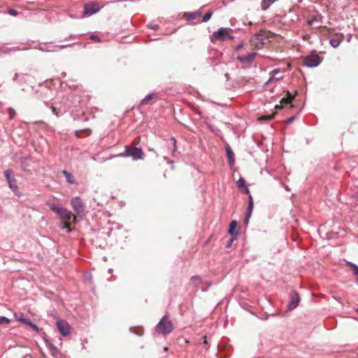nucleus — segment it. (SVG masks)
Listing matches in <instances>:
<instances>
[{
    "label": "nucleus",
    "mask_w": 358,
    "mask_h": 358,
    "mask_svg": "<svg viewBox=\"0 0 358 358\" xmlns=\"http://www.w3.org/2000/svg\"><path fill=\"white\" fill-rule=\"evenodd\" d=\"M46 205L52 211L57 213L62 221H70L71 219H73L74 222L76 221V217L66 208L51 201L46 202Z\"/></svg>",
    "instance_id": "obj_1"
},
{
    "label": "nucleus",
    "mask_w": 358,
    "mask_h": 358,
    "mask_svg": "<svg viewBox=\"0 0 358 358\" xmlns=\"http://www.w3.org/2000/svg\"><path fill=\"white\" fill-rule=\"evenodd\" d=\"M124 150V153L119 154L118 156L123 157H131L133 159V160L143 159L144 153L143 152V150L140 148L125 145Z\"/></svg>",
    "instance_id": "obj_2"
},
{
    "label": "nucleus",
    "mask_w": 358,
    "mask_h": 358,
    "mask_svg": "<svg viewBox=\"0 0 358 358\" xmlns=\"http://www.w3.org/2000/svg\"><path fill=\"white\" fill-rule=\"evenodd\" d=\"M173 324L164 315L156 326V331L161 334L166 335L173 331Z\"/></svg>",
    "instance_id": "obj_3"
},
{
    "label": "nucleus",
    "mask_w": 358,
    "mask_h": 358,
    "mask_svg": "<svg viewBox=\"0 0 358 358\" xmlns=\"http://www.w3.org/2000/svg\"><path fill=\"white\" fill-rule=\"evenodd\" d=\"M13 171L11 169H8L4 171V176L8 182L9 187L12 189L13 193L17 196H21L22 194L18 190L17 180L14 177H13Z\"/></svg>",
    "instance_id": "obj_4"
},
{
    "label": "nucleus",
    "mask_w": 358,
    "mask_h": 358,
    "mask_svg": "<svg viewBox=\"0 0 358 358\" xmlns=\"http://www.w3.org/2000/svg\"><path fill=\"white\" fill-rule=\"evenodd\" d=\"M71 205L74 210V212L76 213V215L80 217L84 216L85 215V205L83 200L78 197H73L71 200Z\"/></svg>",
    "instance_id": "obj_5"
},
{
    "label": "nucleus",
    "mask_w": 358,
    "mask_h": 358,
    "mask_svg": "<svg viewBox=\"0 0 358 358\" xmlns=\"http://www.w3.org/2000/svg\"><path fill=\"white\" fill-rule=\"evenodd\" d=\"M101 8V6H100L99 4L96 2L91 1L87 3L84 5V11L81 17L91 16L98 13L100 10Z\"/></svg>",
    "instance_id": "obj_6"
},
{
    "label": "nucleus",
    "mask_w": 358,
    "mask_h": 358,
    "mask_svg": "<svg viewBox=\"0 0 358 358\" xmlns=\"http://www.w3.org/2000/svg\"><path fill=\"white\" fill-rule=\"evenodd\" d=\"M232 29L230 28H220L213 33V37L218 41L231 40L233 36L231 35Z\"/></svg>",
    "instance_id": "obj_7"
},
{
    "label": "nucleus",
    "mask_w": 358,
    "mask_h": 358,
    "mask_svg": "<svg viewBox=\"0 0 358 358\" xmlns=\"http://www.w3.org/2000/svg\"><path fill=\"white\" fill-rule=\"evenodd\" d=\"M321 62L322 59L315 52H312L310 55L305 57L303 60L304 65L310 68L317 66Z\"/></svg>",
    "instance_id": "obj_8"
},
{
    "label": "nucleus",
    "mask_w": 358,
    "mask_h": 358,
    "mask_svg": "<svg viewBox=\"0 0 358 358\" xmlns=\"http://www.w3.org/2000/svg\"><path fill=\"white\" fill-rule=\"evenodd\" d=\"M56 327L58 331L64 337L71 334V327L66 320L62 319L57 320L56 322Z\"/></svg>",
    "instance_id": "obj_9"
},
{
    "label": "nucleus",
    "mask_w": 358,
    "mask_h": 358,
    "mask_svg": "<svg viewBox=\"0 0 358 358\" xmlns=\"http://www.w3.org/2000/svg\"><path fill=\"white\" fill-rule=\"evenodd\" d=\"M300 301V296L299 294L293 291L289 294V302L288 303V308L289 310H293L297 307Z\"/></svg>",
    "instance_id": "obj_10"
},
{
    "label": "nucleus",
    "mask_w": 358,
    "mask_h": 358,
    "mask_svg": "<svg viewBox=\"0 0 358 358\" xmlns=\"http://www.w3.org/2000/svg\"><path fill=\"white\" fill-rule=\"evenodd\" d=\"M257 56L256 52H251L247 55L238 56L237 59L242 64H250Z\"/></svg>",
    "instance_id": "obj_11"
},
{
    "label": "nucleus",
    "mask_w": 358,
    "mask_h": 358,
    "mask_svg": "<svg viewBox=\"0 0 358 358\" xmlns=\"http://www.w3.org/2000/svg\"><path fill=\"white\" fill-rule=\"evenodd\" d=\"M201 15V9H199L194 12L191 13H184L183 17H185V19L189 22H194V20L198 18Z\"/></svg>",
    "instance_id": "obj_12"
},
{
    "label": "nucleus",
    "mask_w": 358,
    "mask_h": 358,
    "mask_svg": "<svg viewBox=\"0 0 358 358\" xmlns=\"http://www.w3.org/2000/svg\"><path fill=\"white\" fill-rule=\"evenodd\" d=\"M266 33L265 31H260L252 39L255 45L259 44H264L266 41Z\"/></svg>",
    "instance_id": "obj_13"
},
{
    "label": "nucleus",
    "mask_w": 358,
    "mask_h": 358,
    "mask_svg": "<svg viewBox=\"0 0 358 358\" xmlns=\"http://www.w3.org/2000/svg\"><path fill=\"white\" fill-rule=\"evenodd\" d=\"M225 150H226V155L228 159L229 164L230 166H232L234 164L235 159H234V152H233L232 150L231 149L229 145L227 144L225 145Z\"/></svg>",
    "instance_id": "obj_14"
},
{
    "label": "nucleus",
    "mask_w": 358,
    "mask_h": 358,
    "mask_svg": "<svg viewBox=\"0 0 358 358\" xmlns=\"http://www.w3.org/2000/svg\"><path fill=\"white\" fill-rule=\"evenodd\" d=\"M44 340V342L46 345V346L49 348V350H50V353L51 355L53 356V357H56L58 353H59V350L58 349L52 344V343L47 338H43Z\"/></svg>",
    "instance_id": "obj_15"
},
{
    "label": "nucleus",
    "mask_w": 358,
    "mask_h": 358,
    "mask_svg": "<svg viewBox=\"0 0 358 358\" xmlns=\"http://www.w3.org/2000/svg\"><path fill=\"white\" fill-rule=\"evenodd\" d=\"M51 46H54L51 44H41L38 47H36V49L43 51V52H56L57 48H52Z\"/></svg>",
    "instance_id": "obj_16"
},
{
    "label": "nucleus",
    "mask_w": 358,
    "mask_h": 358,
    "mask_svg": "<svg viewBox=\"0 0 358 358\" xmlns=\"http://www.w3.org/2000/svg\"><path fill=\"white\" fill-rule=\"evenodd\" d=\"M15 318L17 321L25 324L27 326V324L31 321L29 319L25 317L24 315L22 313H15L14 314Z\"/></svg>",
    "instance_id": "obj_17"
},
{
    "label": "nucleus",
    "mask_w": 358,
    "mask_h": 358,
    "mask_svg": "<svg viewBox=\"0 0 358 358\" xmlns=\"http://www.w3.org/2000/svg\"><path fill=\"white\" fill-rule=\"evenodd\" d=\"M157 97V94L155 92H152L148 94L145 97H144L141 101V105H145L147 104L150 101L156 99Z\"/></svg>",
    "instance_id": "obj_18"
},
{
    "label": "nucleus",
    "mask_w": 358,
    "mask_h": 358,
    "mask_svg": "<svg viewBox=\"0 0 358 358\" xmlns=\"http://www.w3.org/2000/svg\"><path fill=\"white\" fill-rule=\"evenodd\" d=\"M62 173L64 175V176L65 177V178L66 180V182L69 184H75L76 183V180L71 173H69L66 170H63L62 171Z\"/></svg>",
    "instance_id": "obj_19"
},
{
    "label": "nucleus",
    "mask_w": 358,
    "mask_h": 358,
    "mask_svg": "<svg viewBox=\"0 0 358 358\" xmlns=\"http://www.w3.org/2000/svg\"><path fill=\"white\" fill-rule=\"evenodd\" d=\"M236 227H237V222L236 220H232L229 224V228L228 233L231 236H234V237H236V236H237V232L235 231Z\"/></svg>",
    "instance_id": "obj_20"
},
{
    "label": "nucleus",
    "mask_w": 358,
    "mask_h": 358,
    "mask_svg": "<svg viewBox=\"0 0 358 358\" xmlns=\"http://www.w3.org/2000/svg\"><path fill=\"white\" fill-rule=\"evenodd\" d=\"M294 95L292 94L289 92H287L286 96L283 97L280 101L281 103L288 104L294 99Z\"/></svg>",
    "instance_id": "obj_21"
},
{
    "label": "nucleus",
    "mask_w": 358,
    "mask_h": 358,
    "mask_svg": "<svg viewBox=\"0 0 358 358\" xmlns=\"http://www.w3.org/2000/svg\"><path fill=\"white\" fill-rule=\"evenodd\" d=\"M277 0H262V9L265 10H266L269 6H271L272 3H273Z\"/></svg>",
    "instance_id": "obj_22"
},
{
    "label": "nucleus",
    "mask_w": 358,
    "mask_h": 358,
    "mask_svg": "<svg viewBox=\"0 0 358 358\" xmlns=\"http://www.w3.org/2000/svg\"><path fill=\"white\" fill-rule=\"evenodd\" d=\"M343 39L341 38H332L330 40V44L331 45L336 48H338L341 43L342 42Z\"/></svg>",
    "instance_id": "obj_23"
},
{
    "label": "nucleus",
    "mask_w": 358,
    "mask_h": 358,
    "mask_svg": "<svg viewBox=\"0 0 358 358\" xmlns=\"http://www.w3.org/2000/svg\"><path fill=\"white\" fill-rule=\"evenodd\" d=\"M28 49H29V48H27V47L20 48L18 46H15V47L10 48L9 49L4 50L3 52H10V51L15 52V51H20V50H27Z\"/></svg>",
    "instance_id": "obj_24"
},
{
    "label": "nucleus",
    "mask_w": 358,
    "mask_h": 358,
    "mask_svg": "<svg viewBox=\"0 0 358 358\" xmlns=\"http://www.w3.org/2000/svg\"><path fill=\"white\" fill-rule=\"evenodd\" d=\"M61 228L63 229H66L67 232H71L72 229L70 227L69 221H63L61 225Z\"/></svg>",
    "instance_id": "obj_25"
},
{
    "label": "nucleus",
    "mask_w": 358,
    "mask_h": 358,
    "mask_svg": "<svg viewBox=\"0 0 358 358\" xmlns=\"http://www.w3.org/2000/svg\"><path fill=\"white\" fill-rule=\"evenodd\" d=\"M212 15H213L212 11H208L207 13H206L205 15H203V22H207L208 20H209L210 19Z\"/></svg>",
    "instance_id": "obj_26"
},
{
    "label": "nucleus",
    "mask_w": 358,
    "mask_h": 358,
    "mask_svg": "<svg viewBox=\"0 0 358 358\" xmlns=\"http://www.w3.org/2000/svg\"><path fill=\"white\" fill-rule=\"evenodd\" d=\"M282 77H275L274 75L273 76H271L269 79L267 80V82L265 83V85H268L273 81H278L280 80Z\"/></svg>",
    "instance_id": "obj_27"
},
{
    "label": "nucleus",
    "mask_w": 358,
    "mask_h": 358,
    "mask_svg": "<svg viewBox=\"0 0 358 358\" xmlns=\"http://www.w3.org/2000/svg\"><path fill=\"white\" fill-rule=\"evenodd\" d=\"M10 322V320L4 316L0 317V324H8Z\"/></svg>",
    "instance_id": "obj_28"
},
{
    "label": "nucleus",
    "mask_w": 358,
    "mask_h": 358,
    "mask_svg": "<svg viewBox=\"0 0 358 358\" xmlns=\"http://www.w3.org/2000/svg\"><path fill=\"white\" fill-rule=\"evenodd\" d=\"M237 186L238 187H245V181L243 178H240L237 181Z\"/></svg>",
    "instance_id": "obj_29"
},
{
    "label": "nucleus",
    "mask_w": 358,
    "mask_h": 358,
    "mask_svg": "<svg viewBox=\"0 0 358 358\" xmlns=\"http://www.w3.org/2000/svg\"><path fill=\"white\" fill-rule=\"evenodd\" d=\"M27 326H29L30 328H31L34 331H36L37 333L39 332L38 327L36 326V324H34V323H32L31 321L27 324Z\"/></svg>",
    "instance_id": "obj_30"
},
{
    "label": "nucleus",
    "mask_w": 358,
    "mask_h": 358,
    "mask_svg": "<svg viewBox=\"0 0 358 358\" xmlns=\"http://www.w3.org/2000/svg\"><path fill=\"white\" fill-rule=\"evenodd\" d=\"M351 266L352 267L353 273L358 277V266L352 263H350Z\"/></svg>",
    "instance_id": "obj_31"
},
{
    "label": "nucleus",
    "mask_w": 358,
    "mask_h": 358,
    "mask_svg": "<svg viewBox=\"0 0 358 358\" xmlns=\"http://www.w3.org/2000/svg\"><path fill=\"white\" fill-rule=\"evenodd\" d=\"M90 39L92 41H95V42H100L101 41L99 37L97 35H95V34H92L90 36Z\"/></svg>",
    "instance_id": "obj_32"
},
{
    "label": "nucleus",
    "mask_w": 358,
    "mask_h": 358,
    "mask_svg": "<svg viewBox=\"0 0 358 358\" xmlns=\"http://www.w3.org/2000/svg\"><path fill=\"white\" fill-rule=\"evenodd\" d=\"M253 209V201L248 202V210L247 212L249 213H252Z\"/></svg>",
    "instance_id": "obj_33"
},
{
    "label": "nucleus",
    "mask_w": 358,
    "mask_h": 358,
    "mask_svg": "<svg viewBox=\"0 0 358 358\" xmlns=\"http://www.w3.org/2000/svg\"><path fill=\"white\" fill-rule=\"evenodd\" d=\"M8 13L10 14L12 16H16L18 14L17 11L15 10V9H9L8 10Z\"/></svg>",
    "instance_id": "obj_34"
},
{
    "label": "nucleus",
    "mask_w": 358,
    "mask_h": 358,
    "mask_svg": "<svg viewBox=\"0 0 358 358\" xmlns=\"http://www.w3.org/2000/svg\"><path fill=\"white\" fill-rule=\"evenodd\" d=\"M71 45H54V46H51L52 48H57V51L58 50H60V49H64L66 47H69Z\"/></svg>",
    "instance_id": "obj_35"
},
{
    "label": "nucleus",
    "mask_w": 358,
    "mask_h": 358,
    "mask_svg": "<svg viewBox=\"0 0 358 358\" xmlns=\"http://www.w3.org/2000/svg\"><path fill=\"white\" fill-rule=\"evenodd\" d=\"M15 115V111L13 108H9V115L10 119H13Z\"/></svg>",
    "instance_id": "obj_36"
},
{
    "label": "nucleus",
    "mask_w": 358,
    "mask_h": 358,
    "mask_svg": "<svg viewBox=\"0 0 358 358\" xmlns=\"http://www.w3.org/2000/svg\"><path fill=\"white\" fill-rule=\"evenodd\" d=\"M251 214L252 213H246L245 215V219H244V222L245 224H248V221H249V219L251 216Z\"/></svg>",
    "instance_id": "obj_37"
},
{
    "label": "nucleus",
    "mask_w": 358,
    "mask_h": 358,
    "mask_svg": "<svg viewBox=\"0 0 358 358\" xmlns=\"http://www.w3.org/2000/svg\"><path fill=\"white\" fill-rule=\"evenodd\" d=\"M236 237H234V236H232V238L228 241L227 244V248H229L232 243V242L234 241V240L236 238Z\"/></svg>",
    "instance_id": "obj_38"
},
{
    "label": "nucleus",
    "mask_w": 358,
    "mask_h": 358,
    "mask_svg": "<svg viewBox=\"0 0 358 358\" xmlns=\"http://www.w3.org/2000/svg\"><path fill=\"white\" fill-rule=\"evenodd\" d=\"M148 27L152 29H157L159 28V25L150 24L148 25Z\"/></svg>",
    "instance_id": "obj_39"
},
{
    "label": "nucleus",
    "mask_w": 358,
    "mask_h": 358,
    "mask_svg": "<svg viewBox=\"0 0 358 358\" xmlns=\"http://www.w3.org/2000/svg\"><path fill=\"white\" fill-rule=\"evenodd\" d=\"M280 72V69H275L273 71H272V73L273 75H277L278 73H279Z\"/></svg>",
    "instance_id": "obj_40"
},
{
    "label": "nucleus",
    "mask_w": 358,
    "mask_h": 358,
    "mask_svg": "<svg viewBox=\"0 0 358 358\" xmlns=\"http://www.w3.org/2000/svg\"><path fill=\"white\" fill-rule=\"evenodd\" d=\"M208 127L211 129V131H212L213 133H215V134H217V132H219V131H220L217 129H215L212 128L209 124H208Z\"/></svg>",
    "instance_id": "obj_41"
},
{
    "label": "nucleus",
    "mask_w": 358,
    "mask_h": 358,
    "mask_svg": "<svg viewBox=\"0 0 358 358\" xmlns=\"http://www.w3.org/2000/svg\"><path fill=\"white\" fill-rule=\"evenodd\" d=\"M316 20H317L316 17H313V19L309 20L308 21V23L309 24H313V22H314L315 21H316Z\"/></svg>",
    "instance_id": "obj_42"
},
{
    "label": "nucleus",
    "mask_w": 358,
    "mask_h": 358,
    "mask_svg": "<svg viewBox=\"0 0 358 358\" xmlns=\"http://www.w3.org/2000/svg\"><path fill=\"white\" fill-rule=\"evenodd\" d=\"M294 119H295L294 116L290 117L289 118L287 119V123H291L292 122L294 121Z\"/></svg>",
    "instance_id": "obj_43"
},
{
    "label": "nucleus",
    "mask_w": 358,
    "mask_h": 358,
    "mask_svg": "<svg viewBox=\"0 0 358 358\" xmlns=\"http://www.w3.org/2000/svg\"><path fill=\"white\" fill-rule=\"evenodd\" d=\"M243 188H244V189H243L244 193L247 194H250V191H249V189L248 188V187L245 186Z\"/></svg>",
    "instance_id": "obj_44"
},
{
    "label": "nucleus",
    "mask_w": 358,
    "mask_h": 358,
    "mask_svg": "<svg viewBox=\"0 0 358 358\" xmlns=\"http://www.w3.org/2000/svg\"><path fill=\"white\" fill-rule=\"evenodd\" d=\"M207 345L206 337L203 336V348H206V345Z\"/></svg>",
    "instance_id": "obj_45"
},
{
    "label": "nucleus",
    "mask_w": 358,
    "mask_h": 358,
    "mask_svg": "<svg viewBox=\"0 0 358 358\" xmlns=\"http://www.w3.org/2000/svg\"><path fill=\"white\" fill-rule=\"evenodd\" d=\"M171 141H173V147H174V150L176 149V141L174 138H171Z\"/></svg>",
    "instance_id": "obj_46"
},
{
    "label": "nucleus",
    "mask_w": 358,
    "mask_h": 358,
    "mask_svg": "<svg viewBox=\"0 0 358 358\" xmlns=\"http://www.w3.org/2000/svg\"><path fill=\"white\" fill-rule=\"evenodd\" d=\"M51 108H52V113L54 114H55L56 115H58L57 113L56 112V108L54 106H52Z\"/></svg>",
    "instance_id": "obj_47"
},
{
    "label": "nucleus",
    "mask_w": 358,
    "mask_h": 358,
    "mask_svg": "<svg viewBox=\"0 0 358 358\" xmlns=\"http://www.w3.org/2000/svg\"><path fill=\"white\" fill-rule=\"evenodd\" d=\"M243 46V43H240L237 45L236 47V50H240L241 48H242Z\"/></svg>",
    "instance_id": "obj_48"
},
{
    "label": "nucleus",
    "mask_w": 358,
    "mask_h": 358,
    "mask_svg": "<svg viewBox=\"0 0 358 358\" xmlns=\"http://www.w3.org/2000/svg\"><path fill=\"white\" fill-rule=\"evenodd\" d=\"M17 77H18V74H17V73H15V74L14 75V77H13V80L14 81L17 80Z\"/></svg>",
    "instance_id": "obj_49"
},
{
    "label": "nucleus",
    "mask_w": 358,
    "mask_h": 358,
    "mask_svg": "<svg viewBox=\"0 0 358 358\" xmlns=\"http://www.w3.org/2000/svg\"><path fill=\"white\" fill-rule=\"evenodd\" d=\"M251 201H253L252 199V197L250 194H249V202H250Z\"/></svg>",
    "instance_id": "obj_50"
},
{
    "label": "nucleus",
    "mask_w": 358,
    "mask_h": 358,
    "mask_svg": "<svg viewBox=\"0 0 358 358\" xmlns=\"http://www.w3.org/2000/svg\"><path fill=\"white\" fill-rule=\"evenodd\" d=\"M112 271H113V269H112V268H109V269H108V272H109V273H111Z\"/></svg>",
    "instance_id": "obj_51"
},
{
    "label": "nucleus",
    "mask_w": 358,
    "mask_h": 358,
    "mask_svg": "<svg viewBox=\"0 0 358 358\" xmlns=\"http://www.w3.org/2000/svg\"><path fill=\"white\" fill-rule=\"evenodd\" d=\"M281 106H275V108H281Z\"/></svg>",
    "instance_id": "obj_52"
},
{
    "label": "nucleus",
    "mask_w": 358,
    "mask_h": 358,
    "mask_svg": "<svg viewBox=\"0 0 358 358\" xmlns=\"http://www.w3.org/2000/svg\"><path fill=\"white\" fill-rule=\"evenodd\" d=\"M262 118H266V117H262ZM271 117H266V119H271Z\"/></svg>",
    "instance_id": "obj_53"
},
{
    "label": "nucleus",
    "mask_w": 358,
    "mask_h": 358,
    "mask_svg": "<svg viewBox=\"0 0 358 358\" xmlns=\"http://www.w3.org/2000/svg\"><path fill=\"white\" fill-rule=\"evenodd\" d=\"M62 75H63L64 76H66V73L63 72V73H62Z\"/></svg>",
    "instance_id": "obj_54"
},
{
    "label": "nucleus",
    "mask_w": 358,
    "mask_h": 358,
    "mask_svg": "<svg viewBox=\"0 0 358 358\" xmlns=\"http://www.w3.org/2000/svg\"><path fill=\"white\" fill-rule=\"evenodd\" d=\"M357 282L358 283V277H357Z\"/></svg>",
    "instance_id": "obj_55"
},
{
    "label": "nucleus",
    "mask_w": 358,
    "mask_h": 358,
    "mask_svg": "<svg viewBox=\"0 0 358 358\" xmlns=\"http://www.w3.org/2000/svg\"><path fill=\"white\" fill-rule=\"evenodd\" d=\"M357 311H358V310H357Z\"/></svg>",
    "instance_id": "obj_56"
}]
</instances>
